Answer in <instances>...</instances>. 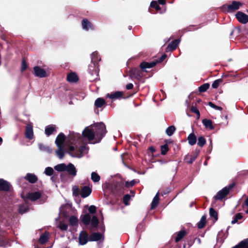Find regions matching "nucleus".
Instances as JSON below:
<instances>
[{"label":"nucleus","mask_w":248,"mask_h":248,"mask_svg":"<svg viewBox=\"0 0 248 248\" xmlns=\"http://www.w3.org/2000/svg\"><path fill=\"white\" fill-rule=\"evenodd\" d=\"M107 133L103 123H97L86 127L82 131V135L93 143L99 142Z\"/></svg>","instance_id":"nucleus-1"},{"label":"nucleus","mask_w":248,"mask_h":248,"mask_svg":"<svg viewBox=\"0 0 248 248\" xmlns=\"http://www.w3.org/2000/svg\"><path fill=\"white\" fill-rule=\"evenodd\" d=\"M88 152V148L85 145L80 146L78 148L73 146L69 147L68 153L73 157L80 158Z\"/></svg>","instance_id":"nucleus-2"},{"label":"nucleus","mask_w":248,"mask_h":248,"mask_svg":"<svg viewBox=\"0 0 248 248\" xmlns=\"http://www.w3.org/2000/svg\"><path fill=\"white\" fill-rule=\"evenodd\" d=\"M94 56H97L95 52L91 54V63L89 65L88 71L92 75H97L98 74V64L96 63V60L94 59Z\"/></svg>","instance_id":"nucleus-3"},{"label":"nucleus","mask_w":248,"mask_h":248,"mask_svg":"<svg viewBox=\"0 0 248 248\" xmlns=\"http://www.w3.org/2000/svg\"><path fill=\"white\" fill-rule=\"evenodd\" d=\"M233 187V184H230L228 186H226L219 191L214 198L216 200H221L226 197L229 191Z\"/></svg>","instance_id":"nucleus-4"},{"label":"nucleus","mask_w":248,"mask_h":248,"mask_svg":"<svg viewBox=\"0 0 248 248\" xmlns=\"http://www.w3.org/2000/svg\"><path fill=\"white\" fill-rule=\"evenodd\" d=\"M235 16L238 21L242 24H246L248 22V16L242 12H238Z\"/></svg>","instance_id":"nucleus-5"},{"label":"nucleus","mask_w":248,"mask_h":248,"mask_svg":"<svg viewBox=\"0 0 248 248\" xmlns=\"http://www.w3.org/2000/svg\"><path fill=\"white\" fill-rule=\"evenodd\" d=\"M34 74L36 77L39 78H44L46 76V73L45 70L38 66H35L33 68Z\"/></svg>","instance_id":"nucleus-6"},{"label":"nucleus","mask_w":248,"mask_h":248,"mask_svg":"<svg viewBox=\"0 0 248 248\" xmlns=\"http://www.w3.org/2000/svg\"><path fill=\"white\" fill-rule=\"evenodd\" d=\"M68 139L69 140V142L75 145L77 142H80L82 140L80 135L78 133L69 136L68 137Z\"/></svg>","instance_id":"nucleus-7"},{"label":"nucleus","mask_w":248,"mask_h":248,"mask_svg":"<svg viewBox=\"0 0 248 248\" xmlns=\"http://www.w3.org/2000/svg\"><path fill=\"white\" fill-rule=\"evenodd\" d=\"M65 170L68 174L75 177L77 175V170L75 166L72 163H69L66 166Z\"/></svg>","instance_id":"nucleus-8"},{"label":"nucleus","mask_w":248,"mask_h":248,"mask_svg":"<svg viewBox=\"0 0 248 248\" xmlns=\"http://www.w3.org/2000/svg\"><path fill=\"white\" fill-rule=\"evenodd\" d=\"M88 234L84 231H82L79 235V243L81 245H85L89 240Z\"/></svg>","instance_id":"nucleus-9"},{"label":"nucleus","mask_w":248,"mask_h":248,"mask_svg":"<svg viewBox=\"0 0 248 248\" xmlns=\"http://www.w3.org/2000/svg\"><path fill=\"white\" fill-rule=\"evenodd\" d=\"M242 6V3L239 1H233L231 4L227 6L228 11L229 12H233L239 9Z\"/></svg>","instance_id":"nucleus-10"},{"label":"nucleus","mask_w":248,"mask_h":248,"mask_svg":"<svg viewBox=\"0 0 248 248\" xmlns=\"http://www.w3.org/2000/svg\"><path fill=\"white\" fill-rule=\"evenodd\" d=\"M180 42V39H175L170 43L166 48V52L172 51L175 50Z\"/></svg>","instance_id":"nucleus-11"},{"label":"nucleus","mask_w":248,"mask_h":248,"mask_svg":"<svg viewBox=\"0 0 248 248\" xmlns=\"http://www.w3.org/2000/svg\"><path fill=\"white\" fill-rule=\"evenodd\" d=\"M57 127L54 124H50L45 127V133L47 136H49L54 132H56Z\"/></svg>","instance_id":"nucleus-12"},{"label":"nucleus","mask_w":248,"mask_h":248,"mask_svg":"<svg viewBox=\"0 0 248 248\" xmlns=\"http://www.w3.org/2000/svg\"><path fill=\"white\" fill-rule=\"evenodd\" d=\"M25 179L28 181L29 183L34 184L36 183L38 180V178L33 173H28L24 177Z\"/></svg>","instance_id":"nucleus-13"},{"label":"nucleus","mask_w":248,"mask_h":248,"mask_svg":"<svg viewBox=\"0 0 248 248\" xmlns=\"http://www.w3.org/2000/svg\"><path fill=\"white\" fill-rule=\"evenodd\" d=\"M157 63V62L153 61L151 62H142L140 64V68L144 70L146 68H151L155 66Z\"/></svg>","instance_id":"nucleus-14"},{"label":"nucleus","mask_w":248,"mask_h":248,"mask_svg":"<svg viewBox=\"0 0 248 248\" xmlns=\"http://www.w3.org/2000/svg\"><path fill=\"white\" fill-rule=\"evenodd\" d=\"M130 74L133 78L139 79L142 77V73L138 68H134L130 70Z\"/></svg>","instance_id":"nucleus-15"},{"label":"nucleus","mask_w":248,"mask_h":248,"mask_svg":"<svg viewBox=\"0 0 248 248\" xmlns=\"http://www.w3.org/2000/svg\"><path fill=\"white\" fill-rule=\"evenodd\" d=\"M65 135L62 133H60L55 140V143L57 146H63V144L65 140Z\"/></svg>","instance_id":"nucleus-16"},{"label":"nucleus","mask_w":248,"mask_h":248,"mask_svg":"<svg viewBox=\"0 0 248 248\" xmlns=\"http://www.w3.org/2000/svg\"><path fill=\"white\" fill-rule=\"evenodd\" d=\"M41 197V193L39 192H34L29 193L27 195V198L32 201H35L40 198Z\"/></svg>","instance_id":"nucleus-17"},{"label":"nucleus","mask_w":248,"mask_h":248,"mask_svg":"<svg viewBox=\"0 0 248 248\" xmlns=\"http://www.w3.org/2000/svg\"><path fill=\"white\" fill-rule=\"evenodd\" d=\"M103 236L100 232H93L91 234L89 238L90 241H97L102 239Z\"/></svg>","instance_id":"nucleus-18"},{"label":"nucleus","mask_w":248,"mask_h":248,"mask_svg":"<svg viewBox=\"0 0 248 248\" xmlns=\"http://www.w3.org/2000/svg\"><path fill=\"white\" fill-rule=\"evenodd\" d=\"M25 135L26 137L29 140H32L33 138V129L31 125H28L27 126L25 131Z\"/></svg>","instance_id":"nucleus-19"},{"label":"nucleus","mask_w":248,"mask_h":248,"mask_svg":"<svg viewBox=\"0 0 248 248\" xmlns=\"http://www.w3.org/2000/svg\"><path fill=\"white\" fill-rule=\"evenodd\" d=\"M9 189V183L3 179H0V190L8 191Z\"/></svg>","instance_id":"nucleus-20"},{"label":"nucleus","mask_w":248,"mask_h":248,"mask_svg":"<svg viewBox=\"0 0 248 248\" xmlns=\"http://www.w3.org/2000/svg\"><path fill=\"white\" fill-rule=\"evenodd\" d=\"M123 95V92L118 91L113 93H108L107 96L110 99H115L121 98Z\"/></svg>","instance_id":"nucleus-21"},{"label":"nucleus","mask_w":248,"mask_h":248,"mask_svg":"<svg viewBox=\"0 0 248 248\" xmlns=\"http://www.w3.org/2000/svg\"><path fill=\"white\" fill-rule=\"evenodd\" d=\"M91 192L92 189L89 186H85L81 189L80 195L82 198H84L88 197Z\"/></svg>","instance_id":"nucleus-22"},{"label":"nucleus","mask_w":248,"mask_h":248,"mask_svg":"<svg viewBox=\"0 0 248 248\" xmlns=\"http://www.w3.org/2000/svg\"><path fill=\"white\" fill-rule=\"evenodd\" d=\"M82 26L84 30L88 31L89 29H92L93 27L91 22L87 19H84L82 21Z\"/></svg>","instance_id":"nucleus-23"},{"label":"nucleus","mask_w":248,"mask_h":248,"mask_svg":"<svg viewBox=\"0 0 248 248\" xmlns=\"http://www.w3.org/2000/svg\"><path fill=\"white\" fill-rule=\"evenodd\" d=\"M58 149L56 151V154L59 159H62L65 155L63 150V146H57Z\"/></svg>","instance_id":"nucleus-24"},{"label":"nucleus","mask_w":248,"mask_h":248,"mask_svg":"<svg viewBox=\"0 0 248 248\" xmlns=\"http://www.w3.org/2000/svg\"><path fill=\"white\" fill-rule=\"evenodd\" d=\"M187 140L188 141V143L190 145L192 146L195 144L197 141V138L194 133H191L188 135L187 137Z\"/></svg>","instance_id":"nucleus-25"},{"label":"nucleus","mask_w":248,"mask_h":248,"mask_svg":"<svg viewBox=\"0 0 248 248\" xmlns=\"http://www.w3.org/2000/svg\"><path fill=\"white\" fill-rule=\"evenodd\" d=\"M38 147L40 151L47 153H51L52 152V150L47 146H46L42 143H39Z\"/></svg>","instance_id":"nucleus-26"},{"label":"nucleus","mask_w":248,"mask_h":248,"mask_svg":"<svg viewBox=\"0 0 248 248\" xmlns=\"http://www.w3.org/2000/svg\"><path fill=\"white\" fill-rule=\"evenodd\" d=\"M232 248H248V239L241 241L238 245Z\"/></svg>","instance_id":"nucleus-27"},{"label":"nucleus","mask_w":248,"mask_h":248,"mask_svg":"<svg viewBox=\"0 0 248 248\" xmlns=\"http://www.w3.org/2000/svg\"><path fill=\"white\" fill-rule=\"evenodd\" d=\"M67 79L70 82H75L78 81V78L75 73H71L67 75Z\"/></svg>","instance_id":"nucleus-28"},{"label":"nucleus","mask_w":248,"mask_h":248,"mask_svg":"<svg viewBox=\"0 0 248 248\" xmlns=\"http://www.w3.org/2000/svg\"><path fill=\"white\" fill-rule=\"evenodd\" d=\"M91 216L89 214H86L81 217V221L85 225L89 224L91 221Z\"/></svg>","instance_id":"nucleus-29"},{"label":"nucleus","mask_w":248,"mask_h":248,"mask_svg":"<svg viewBox=\"0 0 248 248\" xmlns=\"http://www.w3.org/2000/svg\"><path fill=\"white\" fill-rule=\"evenodd\" d=\"M159 193L157 192L154 197L151 203V209H154L156 207L159 203Z\"/></svg>","instance_id":"nucleus-30"},{"label":"nucleus","mask_w":248,"mask_h":248,"mask_svg":"<svg viewBox=\"0 0 248 248\" xmlns=\"http://www.w3.org/2000/svg\"><path fill=\"white\" fill-rule=\"evenodd\" d=\"M48 239V233L46 232H45L42 234L39 239V243L41 244H44L46 243Z\"/></svg>","instance_id":"nucleus-31"},{"label":"nucleus","mask_w":248,"mask_h":248,"mask_svg":"<svg viewBox=\"0 0 248 248\" xmlns=\"http://www.w3.org/2000/svg\"><path fill=\"white\" fill-rule=\"evenodd\" d=\"M202 122L205 127L209 128L210 129H214V126L212 124V122L211 120L208 119H203Z\"/></svg>","instance_id":"nucleus-32"},{"label":"nucleus","mask_w":248,"mask_h":248,"mask_svg":"<svg viewBox=\"0 0 248 248\" xmlns=\"http://www.w3.org/2000/svg\"><path fill=\"white\" fill-rule=\"evenodd\" d=\"M66 166L64 163L59 164L54 167V169L59 172L63 171L65 170Z\"/></svg>","instance_id":"nucleus-33"},{"label":"nucleus","mask_w":248,"mask_h":248,"mask_svg":"<svg viewBox=\"0 0 248 248\" xmlns=\"http://www.w3.org/2000/svg\"><path fill=\"white\" fill-rule=\"evenodd\" d=\"M105 103V101L102 98H98L94 102V105L97 108H101Z\"/></svg>","instance_id":"nucleus-34"},{"label":"nucleus","mask_w":248,"mask_h":248,"mask_svg":"<svg viewBox=\"0 0 248 248\" xmlns=\"http://www.w3.org/2000/svg\"><path fill=\"white\" fill-rule=\"evenodd\" d=\"M186 232L185 230H182L178 232L177 236L175 238V241L176 242L181 240L185 235Z\"/></svg>","instance_id":"nucleus-35"},{"label":"nucleus","mask_w":248,"mask_h":248,"mask_svg":"<svg viewBox=\"0 0 248 248\" xmlns=\"http://www.w3.org/2000/svg\"><path fill=\"white\" fill-rule=\"evenodd\" d=\"M206 221V216L203 215L201 218L200 221L198 223L197 226L198 228L202 229L203 228L205 225Z\"/></svg>","instance_id":"nucleus-36"},{"label":"nucleus","mask_w":248,"mask_h":248,"mask_svg":"<svg viewBox=\"0 0 248 248\" xmlns=\"http://www.w3.org/2000/svg\"><path fill=\"white\" fill-rule=\"evenodd\" d=\"M243 218V216L241 213H237L234 217H233V219L231 221V223L232 224H234L235 223H236L238 222V221L240 219H241Z\"/></svg>","instance_id":"nucleus-37"},{"label":"nucleus","mask_w":248,"mask_h":248,"mask_svg":"<svg viewBox=\"0 0 248 248\" xmlns=\"http://www.w3.org/2000/svg\"><path fill=\"white\" fill-rule=\"evenodd\" d=\"M91 179L94 183L98 182L100 180V176L95 172L91 173Z\"/></svg>","instance_id":"nucleus-38"},{"label":"nucleus","mask_w":248,"mask_h":248,"mask_svg":"<svg viewBox=\"0 0 248 248\" xmlns=\"http://www.w3.org/2000/svg\"><path fill=\"white\" fill-rule=\"evenodd\" d=\"M29 210V207L27 204H23L19 206V212L21 214H23Z\"/></svg>","instance_id":"nucleus-39"},{"label":"nucleus","mask_w":248,"mask_h":248,"mask_svg":"<svg viewBox=\"0 0 248 248\" xmlns=\"http://www.w3.org/2000/svg\"><path fill=\"white\" fill-rule=\"evenodd\" d=\"M175 131V127L174 126L172 125V126H169L166 129V133L168 136H171L173 134Z\"/></svg>","instance_id":"nucleus-40"},{"label":"nucleus","mask_w":248,"mask_h":248,"mask_svg":"<svg viewBox=\"0 0 248 248\" xmlns=\"http://www.w3.org/2000/svg\"><path fill=\"white\" fill-rule=\"evenodd\" d=\"M210 84L209 83H204L199 87V91L201 93L206 92L209 88Z\"/></svg>","instance_id":"nucleus-41"},{"label":"nucleus","mask_w":248,"mask_h":248,"mask_svg":"<svg viewBox=\"0 0 248 248\" xmlns=\"http://www.w3.org/2000/svg\"><path fill=\"white\" fill-rule=\"evenodd\" d=\"M209 214L211 217L214 218L215 221H217V213L213 208H210Z\"/></svg>","instance_id":"nucleus-42"},{"label":"nucleus","mask_w":248,"mask_h":248,"mask_svg":"<svg viewBox=\"0 0 248 248\" xmlns=\"http://www.w3.org/2000/svg\"><path fill=\"white\" fill-rule=\"evenodd\" d=\"M206 143V140L203 137H199L198 139L197 144L200 147H202Z\"/></svg>","instance_id":"nucleus-43"},{"label":"nucleus","mask_w":248,"mask_h":248,"mask_svg":"<svg viewBox=\"0 0 248 248\" xmlns=\"http://www.w3.org/2000/svg\"><path fill=\"white\" fill-rule=\"evenodd\" d=\"M54 172V170L52 168L48 167L45 169L44 173L47 176H51Z\"/></svg>","instance_id":"nucleus-44"},{"label":"nucleus","mask_w":248,"mask_h":248,"mask_svg":"<svg viewBox=\"0 0 248 248\" xmlns=\"http://www.w3.org/2000/svg\"><path fill=\"white\" fill-rule=\"evenodd\" d=\"M90 222H91V224L93 227H97L99 223L98 219L96 216H93L91 219Z\"/></svg>","instance_id":"nucleus-45"},{"label":"nucleus","mask_w":248,"mask_h":248,"mask_svg":"<svg viewBox=\"0 0 248 248\" xmlns=\"http://www.w3.org/2000/svg\"><path fill=\"white\" fill-rule=\"evenodd\" d=\"M69 222L71 225L74 226L76 225L78 222V219L77 217L75 216H71L69 218Z\"/></svg>","instance_id":"nucleus-46"},{"label":"nucleus","mask_w":248,"mask_h":248,"mask_svg":"<svg viewBox=\"0 0 248 248\" xmlns=\"http://www.w3.org/2000/svg\"><path fill=\"white\" fill-rule=\"evenodd\" d=\"M169 150L168 145L167 144H165L161 147V154L163 155H165L167 154V152Z\"/></svg>","instance_id":"nucleus-47"},{"label":"nucleus","mask_w":248,"mask_h":248,"mask_svg":"<svg viewBox=\"0 0 248 248\" xmlns=\"http://www.w3.org/2000/svg\"><path fill=\"white\" fill-rule=\"evenodd\" d=\"M197 155H194V156H187L186 158V159L187 160V162L189 164H192L197 158Z\"/></svg>","instance_id":"nucleus-48"},{"label":"nucleus","mask_w":248,"mask_h":248,"mask_svg":"<svg viewBox=\"0 0 248 248\" xmlns=\"http://www.w3.org/2000/svg\"><path fill=\"white\" fill-rule=\"evenodd\" d=\"M222 81V80L221 79H218L215 80L212 84V88L214 89L217 88L218 87L219 84L221 83Z\"/></svg>","instance_id":"nucleus-49"},{"label":"nucleus","mask_w":248,"mask_h":248,"mask_svg":"<svg viewBox=\"0 0 248 248\" xmlns=\"http://www.w3.org/2000/svg\"><path fill=\"white\" fill-rule=\"evenodd\" d=\"M150 6L152 8H155L157 11L160 9V7L157 4L156 1H152L150 3Z\"/></svg>","instance_id":"nucleus-50"},{"label":"nucleus","mask_w":248,"mask_h":248,"mask_svg":"<svg viewBox=\"0 0 248 248\" xmlns=\"http://www.w3.org/2000/svg\"><path fill=\"white\" fill-rule=\"evenodd\" d=\"M208 105L211 107L212 108L218 110H222V108L221 107H219L215 105L213 103L211 102H209L208 103Z\"/></svg>","instance_id":"nucleus-51"},{"label":"nucleus","mask_w":248,"mask_h":248,"mask_svg":"<svg viewBox=\"0 0 248 248\" xmlns=\"http://www.w3.org/2000/svg\"><path fill=\"white\" fill-rule=\"evenodd\" d=\"M130 199V196L128 194L125 195L123 199V202L125 205H128L129 204V201Z\"/></svg>","instance_id":"nucleus-52"},{"label":"nucleus","mask_w":248,"mask_h":248,"mask_svg":"<svg viewBox=\"0 0 248 248\" xmlns=\"http://www.w3.org/2000/svg\"><path fill=\"white\" fill-rule=\"evenodd\" d=\"M191 110L192 112L196 113L197 115L198 118L200 116V113L198 109L195 106H192L191 108Z\"/></svg>","instance_id":"nucleus-53"},{"label":"nucleus","mask_w":248,"mask_h":248,"mask_svg":"<svg viewBox=\"0 0 248 248\" xmlns=\"http://www.w3.org/2000/svg\"><path fill=\"white\" fill-rule=\"evenodd\" d=\"M136 181L135 180H133L130 182H125V186L127 187H130L133 186L135 185Z\"/></svg>","instance_id":"nucleus-54"},{"label":"nucleus","mask_w":248,"mask_h":248,"mask_svg":"<svg viewBox=\"0 0 248 248\" xmlns=\"http://www.w3.org/2000/svg\"><path fill=\"white\" fill-rule=\"evenodd\" d=\"M59 227L62 231H66L68 228V226L64 223H61L59 225Z\"/></svg>","instance_id":"nucleus-55"},{"label":"nucleus","mask_w":248,"mask_h":248,"mask_svg":"<svg viewBox=\"0 0 248 248\" xmlns=\"http://www.w3.org/2000/svg\"><path fill=\"white\" fill-rule=\"evenodd\" d=\"M96 207L94 205H91L88 208V211L91 214H94L96 212Z\"/></svg>","instance_id":"nucleus-56"},{"label":"nucleus","mask_w":248,"mask_h":248,"mask_svg":"<svg viewBox=\"0 0 248 248\" xmlns=\"http://www.w3.org/2000/svg\"><path fill=\"white\" fill-rule=\"evenodd\" d=\"M27 68V65L26 62L24 60H23L22 62V66H21V71H23L25 70Z\"/></svg>","instance_id":"nucleus-57"},{"label":"nucleus","mask_w":248,"mask_h":248,"mask_svg":"<svg viewBox=\"0 0 248 248\" xmlns=\"http://www.w3.org/2000/svg\"><path fill=\"white\" fill-rule=\"evenodd\" d=\"M166 54H163L157 60L154 61V62H157V63L161 62L166 58Z\"/></svg>","instance_id":"nucleus-58"},{"label":"nucleus","mask_w":248,"mask_h":248,"mask_svg":"<svg viewBox=\"0 0 248 248\" xmlns=\"http://www.w3.org/2000/svg\"><path fill=\"white\" fill-rule=\"evenodd\" d=\"M79 189L78 187H75L73 188V194L75 195H78Z\"/></svg>","instance_id":"nucleus-59"},{"label":"nucleus","mask_w":248,"mask_h":248,"mask_svg":"<svg viewBox=\"0 0 248 248\" xmlns=\"http://www.w3.org/2000/svg\"><path fill=\"white\" fill-rule=\"evenodd\" d=\"M133 88V85L132 83H129L126 85V88L127 90H131Z\"/></svg>","instance_id":"nucleus-60"},{"label":"nucleus","mask_w":248,"mask_h":248,"mask_svg":"<svg viewBox=\"0 0 248 248\" xmlns=\"http://www.w3.org/2000/svg\"><path fill=\"white\" fill-rule=\"evenodd\" d=\"M95 52L96 53L97 56H94V57L95 60H96V63L98 64V62H99L101 60V58L98 56V53L96 52Z\"/></svg>","instance_id":"nucleus-61"},{"label":"nucleus","mask_w":248,"mask_h":248,"mask_svg":"<svg viewBox=\"0 0 248 248\" xmlns=\"http://www.w3.org/2000/svg\"><path fill=\"white\" fill-rule=\"evenodd\" d=\"M158 2L160 4H165V0H158Z\"/></svg>","instance_id":"nucleus-62"},{"label":"nucleus","mask_w":248,"mask_h":248,"mask_svg":"<svg viewBox=\"0 0 248 248\" xmlns=\"http://www.w3.org/2000/svg\"><path fill=\"white\" fill-rule=\"evenodd\" d=\"M245 204L248 206V198L246 199V200L245 201Z\"/></svg>","instance_id":"nucleus-63"},{"label":"nucleus","mask_w":248,"mask_h":248,"mask_svg":"<svg viewBox=\"0 0 248 248\" xmlns=\"http://www.w3.org/2000/svg\"><path fill=\"white\" fill-rule=\"evenodd\" d=\"M2 139L0 137V145L2 144Z\"/></svg>","instance_id":"nucleus-64"}]
</instances>
